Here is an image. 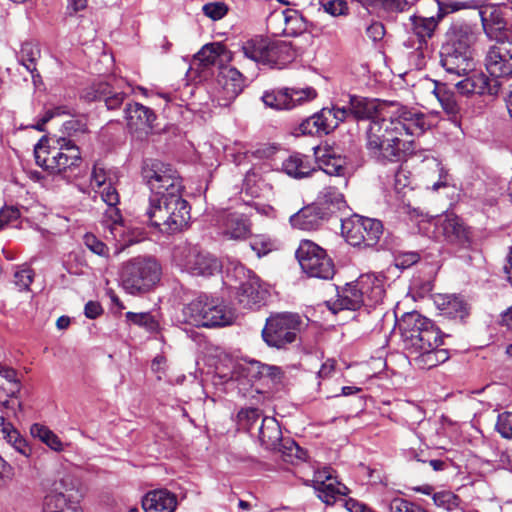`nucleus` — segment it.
Listing matches in <instances>:
<instances>
[{
	"label": "nucleus",
	"instance_id": "40",
	"mask_svg": "<svg viewBox=\"0 0 512 512\" xmlns=\"http://www.w3.org/2000/svg\"><path fill=\"white\" fill-rule=\"evenodd\" d=\"M0 431L3 439H5L11 447L26 458L30 457L32 449L26 439L10 422H6L4 416H0Z\"/></svg>",
	"mask_w": 512,
	"mask_h": 512
},
{
	"label": "nucleus",
	"instance_id": "46",
	"mask_svg": "<svg viewBox=\"0 0 512 512\" xmlns=\"http://www.w3.org/2000/svg\"><path fill=\"white\" fill-rule=\"evenodd\" d=\"M226 47L221 43H211L204 45L195 55V59L199 61L202 67L206 68L216 63L219 57L226 54Z\"/></svg>",
	"mask_w": 512,
	"mask_h": 512
},
{
	"label": "nucleus",
	"instance_id": "14",
	"mask_svg": "<svg viewBox=\"0 0 512 512\" xmlns=\"http://www.w3.org/2000/svg\"><path fill=\"white\" fill-rule=\"evenodd\" d=\"M316 96V91L310 87L305 89L282 88L266 91L262 96V101L267 107L276 110H290L313 100Z\"/></svg>",
	"mask_w": 512,
	"mask_h": 512
},
{
	"label": "nucleus",
	"instance_id": "8",
	"mask_svg": "<svg viewBox=\"0 0 512 512\" xmlns=\"http://www.w3.org/2000/svg\"><path fill=\"white\" fill-rule=\"evenodd\" d=\"M258 438L266 450L280 452L285 461L305 457V451L294 440L283 439L280 425L273 417L262 418Z\"/></svg>",
	"mask_w": 512,
	"mask_h": 512
},
{
	"label": "nucleus",
	"instance_id": "51",
	"mask_svg": "<svg viewBox=\"0 0 512 512\" xmlns=\"http://www.w3.org/2000/svg\"><path fill=\"white\" fill-rule=\"evenodd\" d=\"M427 5H431L437 8L436 17L442 21L443 18L453 12L459 11L465 8V4L454 0H425Z\"/></svg>",
	"mask_w": 512,
	"mask_h": 512
},
{
	"label": "nucleus",
	"instance_id": "18",
	"mask_svg": "<svg viewBox=\"0 0 512 512\" xmlns=\"http://www.w3.org/2000/svg\"><path fill=\"white\" fill-rule=\"evenodd\" d=\"M440 63L449 74L465 76L474 70L473 52L442 44Z\"/></svg>",
	"mask_w": 512,
	"mask_h": 512
},
{
	"label": "nucleus",
	"instance_id": "21",
	"mask_svg": "<svg viewBox=\"0 0 512 512\" xmlns=\"http://www.w3.org/2000/svg\"><path fill=\"white\" fill-rule=\"evenodd\" d=\"M476 40L475 26L464 20H455L447 28L443 44L473 52Z\"/></svg>",
	"mask_w": 512,
	"mask_h": 512
},
{
	"label": "nucleus",
	"instance_id": "27",
	"mask_svg": "<svg viewBox=\"0 0 512 512\" xmlns=\"http://www.w3.org/2000/svg\"><path fill=\"white\" fill-rule=\"evenodd\" d=\"M352 118L355 120H376L384 116L383 104L374 98L350 95Z\"/></svg>",
	"mask_w": 512,
	"mask_h": 512
},
{
	"label": "nucleus",
	"instance_id": "63",
	"mask_svg": "<svg viewBox=\"0 0 512 512\" xmlns=\"http://www.w3.org/2000/svg\"><path fill=\"white\" fill-rule=\"evenodd\" d=\"M420 260L417 252H402L395 257V266L399 269H407Z\"/></svg>",
	"mask_w": 512,
	"mask_h": 512
},
{
	"label": "nucleus",
	"instance_id": "28",
	"mask_svg": "<svg viewBox=\"0 0 512 512\" xmlns=\"http://www.w3.org/2000/svg\"><path fill=\"white\" fill-rule=\"evenodd\" d=\"M279 374L280 369L276 366L263 365L258 361H251L248 363L237 364L232 371L231 378L237 381H246L247 383H251L254 379L265 375L275 378Z\"/></svg>",
	"mask_w": 512,
	"mask_h": 512
},
{
	"label": "nucleus",
	"instance_id": "22",
	"mask_svg": "<svg viewBox=\"0 0 512 512\" xmlns=\"http://www.w3.org/2000/svg\"><path fill=\"white\" fill-rule=\"evenodd\" d=\"M124 84L123 79L115 77L106 82H99L93 86V99L104 101L109 110L117 109L122 105L126 95V92L122 89Z\"/></svg>",
	"mask_w": 512,
	"mask_h": 512
},
{
	"label": "nucleus",
	"instance_id": "64",
	"mask_svg": "<svg viewBox=\"0 0 512 512\" xmlns=\"http://www.w3.org/2000/svg\"><path fill=\"white\" fill-rule=\"evenodd\" d=\"M428 44L421 45L418 43L416 49L410 55V62L417 68L422 69L426 64L428 55Z\"/></svg>",
	"mask_w": 512,
	"mask_h": 512
},
{
	"label": "nucleus",
	"instance_id": "3",
	"mask_svg": "<svg viewBox=\"0 0 512 512\" xmlns=\"http://www.w3.org/2000/svg\"><path fill=\"white\" fill-rule=\"evenodd\" d=\"M398 326L408 355L443 344L444 335L441 330L418 312L405 314L398 322Z\"/></svg>",
	"mask_w": 512,
	"mask_h": 512
},
{
	"label": "nucleus",
	"instance_id": "58",
	"mask_svg": "<svg viewBox=\"0 0 512 512\" xmlns=\"http://www.w3.org/2000/svg\"><path fill=\"white\" fill-rule=\"evenodd\" d=\"M496 430L505 439H512V412L500 413L497 417Z\"/></svg>",
	"mask_w": 512,
	"mask_h": 512
},
{
	"label": "nucleus",
	"instance_id": "59",
	"mask_svg": "<svg viewBox=\"0 0 512 512\" xmlns=\"http://www.w3.org/2000/svg\"><path fill=\"white\" fill-rule=\"evenodd\" d=\"M33 279L34 272L28 267L21 268L14 273V283L20 291H28Z\"/></svg>",
	"mask_w": 512,
	"mask_h": 512
},
{
	"label": "nucleus",
	"instance_id": "6",
	"mask_svg": "<svg viewBox=\"0 0 512 512\" xmlns=\"http://www.w3.org/2000/svg\"><path fill=\"white\" fill-rule=\"evenodd\" d=\"M161 268L151 259L136 257L126 262L121 270L120 279L123 289L131 295H140L150 291L160 280Z\"/></svg>",
	"mask_w": 512,
	"mask_h": 512
},
{
	"label": "nucleus",
	"instance_id": "17",
	"mask_svg": "<svg viewBox=\"0 0 512 512\" xmlns=\"http://www.w3.org/2000/svg\"><path fill=\"white\" fill-rule=\"evenodd\" d=\"M485 61L486 69L492 77L512 76V39L491 46Z\"/></svg>",
	"mask_w": 512,
	"mask_h": 512
},
{
	"label": "nucleus",
	"instance_id": "32",
	"mask_svg": "<svg viewBox=\"0 0 512 512\" xmlns=\"http://www.w3.org/2000/svg\"><path fill=\"white\" fill-rule=\"evenodd\" d=\"M434 303L443 316L463 320L469 315L467 303L459 296L438 294Z\"/></svg>",
	"mask_w": 512,
	"mask_h": 512
},
{
	"label": "nucleus",
	"instance_id": "9",
	"mask_svg": "<svg viewBox=\"0 0 512 512\" xmlns=\"http://www.w3.org/2000/svg\"><path fill=\"white\" fill-rule=\"evenodd\" d=\"M296 257L302 270L310 277L332 279L335 266L326 251L310 240L301 241L296 250Z\"/></svg>",
	"mask_w": 512,
	"mask_h": 512
},
{
	"label": "nucleus",
	"instance_id": "13",
	"mask_svg": "<svg viewBox=\"0 0 512 512\" xmlns=\"http://www.w3.org/2000/svg\"><path fill=\"white\" fill-rule=\"evenodd\" d=\"M178 265L183 271L193 276H210L220 267L215 257L196 246L183 249Z\"/></svg>",
	"mask_w": 512,
	"mask_h": 512
},
{
	"label": "nucleus",
	"instance_id": "45",
	"mask_svg": "<svg viewBox=\"0 0 512 512\" xmlns=\"http://www.w3.org/2000/svg\"><path fill=\"white\" fill-rule=\"evenodd\" d=\"M268 42V40L259 37L247 40L242 46L244 56L264 65Z\"/></svg>",
	"mask_w": 512,
	"mask_h": 512
},
{
	"label": "nucleus",
	"instance_id": "30",
	"mask_svg": "<svg viewBox=\"0 0 512 512\" xmlns=\"http://www.w3.org/2000/svg\"><path fill=\"white\" fill-rule=\"evenodd\" d=\"M218 83L222 88L223 102L219 100V105L227 106L243 90L244 79L242 74L235 68H226L221 72Z\"/></svg>",
	"mask_w": 512,
	"mask_h": 512
},
{
	"label": "nucleus",
	"instance_id": "35",
	"mask_svg": "<svg viewBox=\"0 0 512 512\" xmlns=\"http://www.w3.org/2000/svg\"><path fill=\"white\" fill-rule=\"evenodd\" d=\"M431 85L433 86L432 93L438 99L445 113L451 118H456L461 111L456 93L452 89L448 88L446 84L432 81Z\"/></svg>",
	"mask_w": 512,
	"mask_h": 512
},
{
	"label": "nucleus",
	"instance_id": "4",
	"mask_svg": "<svg viewBox=\"0 0 512 512\" xmlns=\"http://www.w3.org/2000/svg\"><path fill=\"white\" fill-rule=\"evenodd\" d=\"M58 147H48L41 139L34 148L36 164L50 174L64 175L82 163L79 147L70 139L57 140Z\"/></svg>",
	"mask_w": 512,
	"mask_h": 512
},
{
	"label": "nucleus",
	"instance_id": "54",
	"mask_svg": "<svg viewBox=\"0 0 512 512\" xmlns=\"http://www.w3.org/2000/svg\"><path fill=\"white\" fill-rule=\"evenodd\" d=\"M228 11V5L222 1L208 2L202 6L203 14L213 21L224 18Z\"/></svg>",
	"mask_w": 512,
	"mask_h": 512
},
{
	"label": "nucleus",
	"instance_id": "48",
	"mask_svg": "<svg viewBox=\"0 0 512 512\" xmlns=\"http://www.w3.org/2000/svg\"><path fill=\"white\" fill-rule=\"evenodd\" d=\"M39 50L36 46L31 43H24L20 50L19 61L21 64L32 74L34 82L36 77H40L36 72V60L39 57Z\"/></svg>",
	"mask_w": 512,
	"mask_h": 512
},
{
	"label": "nucleus",
	"instance_id": "20",
	"mask_svg": "<svg viewBox=\"0 0 512 512\" xmlns=\"http://www.w3.org/2000/svg\"><path fill=\"white\" fill-rule=\"evenodd\" d=\"M217 221L222 235L228 239L244 240L251 233V223L243 213L222 212Z\"/></svg>",
	"mask_w": 512,
	"mask_h": 512
},
{
	"label": "nucleus",
	"instance_id": "31",
	"mask_svg": "<svg viewBox=\"0 0 512 512\" xmlns=\"http://www.w3.org/2000/svg\"><path fill=\"white\" fill-rule=\"evenodd\" d=\"M295 56V51L289 42H268L264 65L270 68L283 69L295 59Z\"/></svg>",
	"mask_w": 512,
	"mask_h": 512
},
{
	"label": "nucleus",
	"instance_id": "10",
	"mask_svg": "<svg viewBox=\"0 0 512 512\" xmlns=\"http://www.w3.org/2000/svg\"><path fill=\"white\" fill-rule=\"evenodd\" d=\"M435 233L441 236L443 241L456 250H469L474 245V235L462 218L446 213L435 222Z\"/></svg>",
	"mask_w": 512,
	"mask_h": 512
},
{
	"label": "nucleus",
	"instance_id": "12",
	"mask_svg": "<svg viewBox=\"0 0 512 512\" xmlns=\"http://www.w3.org/2000/svg\"><path fill=\"white\" fill-rule=\"evenodd\" d=\"M486 35L496 43L510 40L512 36V6L507 4L486 6L480 11Z\"/></svg>",
	"mask_w": 512,
	"mask_h": 512
},
{
	"label": "nucleus",
	"instance_id": "19",
	"mask_svg": "<svg viewBox=\"0 0 512 512\" xmlns=\"http://www.w3.org/2000/svg\"><path fill=\"white\" fill-rule=\"evenodd\" d=\"M333 211L329 207L312 203L301 208L290 217L292 227L312 231L319 229L332 216Z\"/></svg>",
	"mask_w": 512,
	"mask_h": 512
},
{
	"label": "nucleus",
	"instance_id": "1",
	"mask_svg": "<svg viewBox=\"0 0 512 512\" xmlns=\"http://www.w3.org/2000/svg\"><path fill=\"white\" fill-rule=\"evenodd\" d=\"M151 196L146 208L148 223L160 232L173 234L181 231L190 220V206L183 198L184 186L178 172L158 160L143 167Z\"/></svg>",
	"mask_w": 512,
	"mask_h": 512
},
{
	"label": "nucleus",
	"instance_id": "37",
	"mask_svg": "<svg viewBox=\"0 0 512 512\" xmlns=\"http://www.w3.org/2000/svg\"><path fill=\"white\" fill-rule=\"evenodd\" d=\"M365 306V300L362 298V294L356 284L350 283L338 294V298L334 303V307L331 308L334 313L338 310H357L360 307Z\"/></svg>",
	"mask_w": 512,
	"mask_h": 512
},
{
	"label": "nucleus",
	"instance_id": "56",
	"mask_svg": "<svg viewBox=\"0 0 512 512\" xmlns=\"http://www.w3.org/2000/svg\"><path fill=\"white\" fill-rule=\"evenodd\" d=\"M84 245L94 254L108 258L109 257V248L107 245L99 240L94 234L86 233L83 238Z\"/></svg>",
	"mask_w": 512,
	"mask_h": 512
},
{
	"label": "nucleus",
	"instance_id": "50",
	"mask_svg": "<svg viewBox=\"0 0 512 512\" xmlns=\"http://www.w3.org/2000/svg\"><path fill=\"white\" fill-rule=\"evenodd\" d=\"M433 502L438 507L445 511H454L460 508V498L451 491H439L433 494Z\"/></svg>",
	"mask_w": 512,
	"mask_h": 512
},
{
	"label": "nucleus",
	"instance_id": "53",
	"mask_svg": "<svg viewBox=\"0 0 512 512\" xmlns=\"http://www.w3.org/2000/svg\"><path fill=\"white\" fill-rule=\"evenodd\" d=\"M313 119L317 120L318 129L321 130L322 134H329L337 128V122L334 121L333 113L330 108H323L319 112L313 114Z\"/></svg>",
	"mask_w": 512,
	"mask_h": 512
},
{
	"label": "nucleus",
	"instance_id": "33",
	"mask_svg": "<svg viewBox=\"0 0 512 512\" xmlns=\"http://www.w3.org/2000/svg\"><path fill=\"white\" fill-rule=\"evenodd\" d=\"M457 92L461 95L469 96L471 94H494L496 93V84L492 87L489 79L482 73H474L469 77L455 84Z\"/></svg>",
	"mask_w": 512,
	"mask_h": 512
},
{
	"label": "nucleus",
	"instance_id": "23",
	"mask_svg": "<svg viewBox=\"0 0 512 512\" xmlns=\"http://www.w3.org/2000/svg\"><path fill=\"white\" fill-rule=\"evenodd\" d=\"M384 282L385 277L383 275L372 273L363 274L356 280L362 298L365 300V306L374 307L383 302L385 297Z\"/></svg>",
	"mask_w": 512,
	"mask_h": 512
},
{
	"label": "nucleus",
	"instance_id": "47",
	"mask_svg": "<svg viewBox=\"0 0 512 512\" xmlns=\"http://www.w3.org/2000/svg\"><path fill=\"white\" fill-rule=\"evenodd\" d=\"M362 224L364 226L362 234L365 237V247L375 246L383 234L382 222L378 219L362 216Z\"/></svg>",
	"mask_w": 512,
	"mask_h": 512
},
{
	"label": "nucleus",
	"instance_id": "41",
	"mask_svg": "<svg viewBox=\"0 0 512 512\" xmlns=\"http://www.w3.org/2000/svg\"><path fill=\"white\" fill-rule=\"evenodd\" d=\"M364 226L362 224V216L353 215L349 218L341 220V232L346 241L352 246H364L365 237L362 234Z\"/></svg>",
	"mask_w": 512,
	"mask_h": 512
},
{
	"label": "nucleus",
	"instance_id": "44",
	"mask_svg": "<svg viewBox=\"0 0 512 512\" xmlns=\"http://www.w3.org/2000/svg\"><path fill=\"white\" fill-rule=\"evenodd\" d=\"M30 433L34 438L39 439L51 450L61 452L64 450V444L60 438L47 426L35 423L30 428Z\"/></svg>",
	"mask_w": 512,
	"mask_h": 512
},
{
	"label": "nucleus",
	"instance_id": "7",
	"mask_svg": "<svg viewBox=\"0 0 512 512\" xmlns=\"http://www.w3.org/2000/svg\"><path fill=\"white\" fill-rule=\"evenodd\" d=\"M302 326L303 320L298 314L279 313L266 320L262 337L268 346L284 348L296 341Z\"/></svg>",
	"mask_w": 512,
	"mask_h": 512
},
{
	"label": "nucleus",
	"instance_id": "38",
	"mask_svg": "<svg viewBox=\"0 0 512 512\" xmlns=\"http://www.w3.org/2000/svg\"><path fill=\"white\" fill-rule=\"evenodd\" d=\"M0 431L3 439H5L11 447L26 458L30 457L32 449L26 439L10 422H6L4 416H0Z\"/></svg>",
	"mask_w": 512,
	"mask_h": 512
},
{
	"label": "nucleus",
	"instance_id": "2",
	"mask_svg": "<svg viewBox=\"0 0 512 512\" xmlns=\"http://www.w3.org/2000/svg\"><path fill=\"white\" fill-rule=\"evenodd\" d=\"M423 113L405 106L398 107L386 118L372 120L366 130V149L371 157L381 163L401 161L405 149L402 135L422 134L426 128Z\"/></svg>",
	"mask_w": 512,
	"mask_h": 512
},
{
	"label": "nucleus",
	"instance_id": "15",
	"mask_svg": "<svg viewBox=\"0 0 512 512\" xmlns=\"http://www.w3.org/2000/svg\"><path fill=\"white\" fill-rule=\"evenodd\" d=\"M314 183L321 187L317 196V204L323 207H329L333 212L334 209L342 210L346 207V201L340 186H346L348 181L346 178H331L323 172H316Z\"/></svg>",
	"mask_w": 512,
	"mask_h": 512
},
{
	"label": "nucleus",
	"instance_id": "42",
	"mask_svg": "<svg viewBox=\"0 0 512 512\" xmlns=\"http://www.w3.org/2000/svg\"><path fill=\"white\" fill-rule=\"evenodd\" d=\"M283 171L294 178H304L309 175L314 179V168H311L308 160L300 155L289 156L282 164Z\"/></svg>",
	"mask_w": 512,
	"mask_h": 512
},
{
	"label": "nucleus",
	"instance_id": "34",
	"mask_svg": "<svg viewBox=\"0 0 512 512\" xmlns=\"http://www.w3.org/2000/svg\"><path fill=\"white\" fill-rule=\"evenodd\" d=\"M410 30L417 38V43L421 45L428 44L427 41L431 39L441 22L436 16H421L412 15L409 18Z\"/></svg>",
	"mask_w": 512,
	"mask_h": 512
},
{
	"label": "nucleus",
	"instance_id": "11",
	"mask_svg": "<svg viewBox=\"0 0 512 512\" xmlns=\"http://www.w3.org/2000/svg\"><path fill=\"white\" fill-rule=\"evenodd\" d=\"M227 277H234L239 282L236 297L244 309L258 308L266 297L267 291L260 284V279L242 264H236L227 271Z\"/></svg>",
	"mask_w": 512,
	"mask_h": 512
},
{
	"label": "nucleus",
	"instance_id": "52",
	"mask_svg": "<svg viewBox=\"0 0 512 512\" xmlns=\"http://www.w3.org/2000/svg\"><path fill=\"white\" fill-rule=\"evenodd\" d=\"M70 503L74 502L68 500L63 493L52 492L45 497L43 511L62 512L70 507Z\"/></svg>",
	"mask_w": 512,
	"mask_h": 512
},
{
	"label": "nucleus",
	"instance_id": "25",
	"mask_svg": "<svg viewBox=\"0 0 512 512\" xmlns=\"http://www.w3.org/2000/svg\"><path fill=\"white\" fill-rule=\"evenodd\" d=\"M97 193L100 194L101 199L108 206V209L105 211V224L110 229L111 233L116 235L115 232L121 227L122 223V216L120 210L117 208L120 201L119 194L110 181L108 184L98 189Z\"/></svg>",
	"mask_w": 512,
	"mask_h": 512
},
{
	"label": "nucleus",
	"instance_id": "24",
	"mask_svg": "<svg viewBox=\"0 0 512 512\" xmlns=\"http://www.w3.org/2000/svg\"><path fill=\"white\" fill-rule=\"evenodd\" d=\"M315 157L319 163V169L314 168L316 172H323L329 177L345 178L346 160L340 155H336L329 146L317 147L315 149Z\"/></svg>",
	"mask_w": 512,
	"mask_h": 512
},
{
	"label": "nucleus",
	"instance_id": "49",
	"mask_svg": "<svg viewBox=\"0 0 512 512\" xmlns=\"http://www.w3.org/2000/svg\"><path fill=\"white\" fill-rule=\"evenodd\" d=\"M306 30V22L301 14L294 9H286L284 36H298Z\"/></svg>",
	"mask_w": 512,
	"mask_h": 512
},
{
	"label": "nucleus",
	"instance_id": "26",
	"mask_svg": "<svg viewBox=\"0 0 512 512\" xmlns=\"http://www.w3.org/2000/svg\"><path fill=\"white\" fill-rule=\"evenodd\" d=\"M124 112L128 127L134 131L147 132L156 119L152 109L137 102L127 104Z\"/></svg>",
	"mask_w": 512,
	"mask_h": 512
},
{
	"label": "nucleus",
	"instance_id": "29",
	"mask_svg": "<svg viewBox=\"0 0 512 512\" xmlns=\"http://www.w3.org/2000/svg\"><path fill=\"white\" fill-rule=\"evenodd\" d=\"M145 512H174L177 507V497L167 489H157L148 492L142 499Z\"/></svg>",
	"mask_w": 512,
	"mask_h": 512
},
{
	"label": "nucleus",
	"instance_id": "61",
	"mask_svg": "<svg viewBox=\"0 0 512 512\" xmlns=\"http://www.w3.org/2000/svg\"><path fill=\"white\" fill-rule=\"evenodd\" d=\"M126 320L132 324L143 326L149 329L154 328L155 321L153 316L148 312L134 313L127 312L125 314Z\"/></svg>",
	"mask_w": 512,
	"mask_h": 512
},
{
	"label": "nucleus",
	"instance_id": "36",
	"mask_svg": "<svg viewBox=\"0 0 512 512\" xmlns=\"http://www.w3.org/2000/svg\"><path fill=\"white\" fill-rule=\"evenodd\" d=\"M414 365L419 369H431L446 362L450 358L449 351L440 347L424 349L419 353L409 355Z\"/></svg>",
	"mask_w": 512,
	"mask_h": 512
},
{
	"label": "nucleus",
	"instance_id": "39",
	"mask_svg": "<svg viewBox=\"0 0 512 512\" xmlns=\"http://www.w3.org/2000/svg\"><path fill=\"white\" fill-rule=\"evenodd\" d=\"M0 431L3 439H5L11 447L26 458L30 457L32 449L26 439L10 422H6L4 416H0Z\"/></svg>",
	"mask_w": 512,
	"mask_h": 512
},
{
	"label": "nucleus",
	"instance_id": "16",
	"mask_svg": "<svg viewBox=\"0 0 512 512\" xmlns=\"http://www.w3.org/2000/svg\"><path fill=\"white\" fill-rule=\"evenodd\" d=\"M21 387L18 372L10 366L0 364V403L8 417L16 415L17 410L21 409L22 404L17 397Z\"/></svg>",
	"mask_w": 512,
	"mask_h": 512
},
{
	"label": "nucleus",
	"instance_id": "60",
	"mask_svg": "<svg viewBox=\"0 0 512 512\" xmlns=\"http://www.w3.org/2000/svg\"><path fill=\"white\" fill-rule=\"evenodd\" d=\"M390 512H427L420 505L402 498H395L390 502Z\"/></svg>",
	"mask_w": 512,
	"mask_h": 512
},
{
	"label": "nucleus",
	"instance_id": "55",
	"mask_svg": "<svg viewBox=\"0 0 512 512\" xmlns=\"http://www.w3.org/2000/svg\"><path fill=\"white\" fill-rule=\"evenodd\" d=\"M286 24V9L275 10L267 18V26L273 35H284Z\"/></svg>",
	"mask_w": 512,
	"mask_h": 512
},
{
	"label": "nucleus",
	"instance_id": "57",
	"mask_svg": "<svg viewBox=\"0 0 512 512\" xmlns=\"http://www.w3.org/2000/svg\"><path fill=\"white\" fill-rule=\"evenodd\" d=\"M261 417V412L257 408L241 409L238 414V422L240 426L247 430H251Z\"/></svg>",
	"mask_w": 512,
	"mask_h": 512
},
{
	"label": "nucleus",
	"instance_id": "5",
	"mask_svg": "<svg viewBox=\"0 0 512 512\" xmlns=\"http://www.w3.org/2000/svg\"><path fill=\"white\" fill-rule=\"evenodd\" d=\"M183 321L197 327H222L234 320L233 312L219 299L199 295L182 309Z\"/></svg>",
	"mask_w": 512,
	"mask_h": 512
},
{
	"label": "nucleus",
	"instance_id": "62",
	"mask_svg": "<svg viewBox=\"0 0 512 512\" xmlns=\"http://www.w3.org/2000/svg\"><path fill=\"white\" fill-rule=\"evenodd\" d=\"M322 7L324 12L330 14L331 16L346 15L348 13L347 3L343 0H329L325 3H322Z\"/></svg>",
	"mask_w": 512,
	"mask_h": 512
},
{
	"label": "nucleus",
	"instance_id": "43",
	"mask_svg": "<svg viewBox=\"0 0 512 512\" xmlns=\"http://www.w3.org/2000/svg\"><path fill=\"white\" fill-rule=\"evenodd\" d=\"M315 491L318 498L327 505H333L337 500H341L343 496L349 493L348 487L337 481V479L320 485Z\"/></svg>",
	"mask_w": 512,
	"mask_h": 512
}]
</instances>
